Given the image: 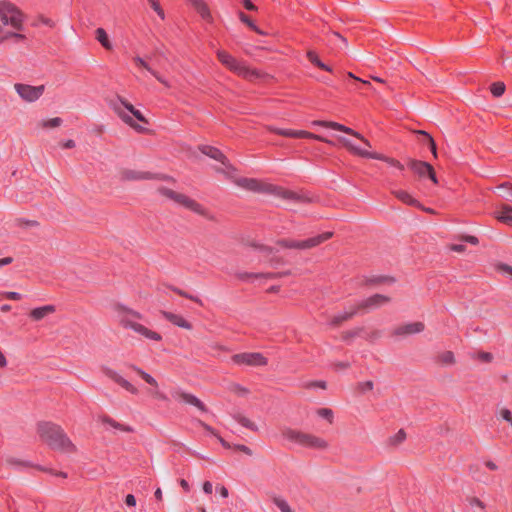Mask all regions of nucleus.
I'll use <instances>...</instances> for the list:
<instances>
[{
	"instance_id": "1",
	"label": "nucleus",
	"mask_w": 512,
	"mask_h": 512,
	"mask_svg": "<svg viewBox=\"0 0 512 512\" xmlns=\"http://www.w3.org/2000/svg\"><path fill=\"white\" fill-rule=\"evenodd\" d=\"M37 431L41 440L52 449L64 452L75 450L74 444L59 425L51 422H42L38 424Z\"/></svg>"
},
{
	"instance_id": "2",
	"label": "nucleus",
	"mask_w": 512,
	"mask_h": 512,
	"mask_svg": "<svg viewBox=\"0 0 512 512\" xmlns=\"http://www.w3.org/2000/svg\"><path fill=\"white\" fill-rule=\"evenodd\" d=\"M116 313L117 319L123 328L131 329L149 340L160 341L162 339L159 333L148 329L140 323L143 316L139 312L129 309L124 305H117Z\"/></svg>"
},
{
	"instance_id": "3",
	"label": "nucleus",
	"mask_w": 512,
	"mask_h": 512,
	"mask_svg": "<svg viewBox=\"0 0 512 512\" xmlns=\"http://www.w3.org/2000/svg\"><path fill=\"white\" fill-rule=\"evenodd\" d=\"M234 183L240 188L251 192L277 194L287 199H292L295 196V194L291 191L282 190L275 185L257 180L255 178L238 177L234 179Z\"/></svg>"
},
{
	"instance_id": "4",
	"label": "nucleus",
	"mask_w": 512,
	"mask_h": 512,
	"mask_svg": "<svg viewBox=\"0 0 512 512\" xmlns=\"http://www.w3.org/2000/svg\"><path fill=\"white\" fill-rule=\"evenodd\" d=\"M282 435L286 440L305 448L324 450L328 447L325 439L296 429L286 428Z\"/></svg>"
},
{
	"instance_id": "5",
	"label": "nucleus",
	"mask_w": 512,
	"mask_h": 512,
	"mask_svg": "<svg viewBox=\"0 0 512 512\" xmlns=\"http://www.w3.org/2000/svg\"><path fill=\"white\" fill-rule=\"evenodd\" d=\"M111 107L126 124L130 125L138 131H141L142 127L134 124L133 118L130 114H132L140 122L147 123L144 115L139 110L135 109L132 104L121 97H118L116 101L112 102Z\"/></svg>"
},
{
	"instance_id": "6",
	"label": "nucleus",
	"mask_w": 512,
	"mask_h": 512,
	"mask_svg": "<svg viewBox=\"0 0 512 512\" xmlns=\"http://www.w3.org/2000/svg\"><path fill=\"white\" fill-rule=\"evenodd\" d=\"M332 235V232L327 231L305 240L281 239L277 241V244L287 249L307 250L327 241L332 237Z\"/></svg>"
},
{
	"instance_id": "7",
	"label": "nucleus",
	"mask_w": 512,
	"mask_h": 512,
	"mask_svg": "<svg viewBox=\"0 0 512 512\" xmlns=\"http://www.w3.org/2000/svg\"><path fill=\"white\" fill-rule=\"evenodd\" d=\"M0 20L4 25H11L17 30L22 29L23 14L10 2H0Z\"/></svg>"
},
{
	"instance_id": "8",
	"label": "nucleus",
	"mask_w": 512,
	"mask_h": 512,
	"mask_svg": "<svg viewBox=\"0 0 512 512\" xmlns=\"http://www.w3.org/2000/svg\"><path fill=\"white\" fill-rule=\"evenodd\" d=\"M158 191L161 195L171 199L178 205H180L190 211H193L197 214H203V212H204V208L198 202H196L195 200L186 196L185 194L178 193L169 188H164V187L159 188Z\"/></svg>"
},
{
	"instance_id": "9",
	"label": "nucleus",
	"mask_w": 512,
	"mask_h": 512,
	"mask_svg": "<svg viewBox=\"0 0 512 512\" xmlns=\"http://www.w3.org/2000/svg\"><path fill=\"white\" fill-rule=\"evenodd\" d=\"M233 364L238 366L262 367L268 364V359L259 352H243L231 356Z\"/></svg>"
},
{
	"instance_id": "10",
	"label": "nucleus",
	"mask_w": 512,
	"mask_h": 512,
	"mask_svg": "<svg viewBox=\"0 0 512 512\" xmlns=\"http://www.w3.org/2000/svg\"><path fill=\"white\" fill-rule=\"evenodd\" d=\"M199 150L204 155L219 161L224 166V168L217 169V172L225 173L229 178H233L232 174L235 172V168L218 148L209 145H202L199 147Z\"/></svg>"
},
{
	"instance_id": "11",
	"label": "nucleus",
	"mask_w": 512,
	"mask_h": 512,
	"mask_svg": "<svg viewBox=\"0 0 512 512\" xmlns=\"http://www.w3.org/2000/svg\"><path fill=\"white\" fill-rule=\"evenodd\" d=\"M268 129L269 131L284 137L314 139L328 144L331 143V141H329L328 139L324 138L321 135H317L304 130L282 129L273 126H270Z\"/></svg>"
},
{
	"instance_id": "12",
	"label": "nucleus",
	"mask_w": 512,
	"mask_h": 512,
	"mask_svg": "<svg viewBox=\"0 0 512 512\" xmlns=\"http://www.w3.org/2000/svg\"><path fill=\"white\" fill-rule=\"evenodd\" d=\"M218 60L228 67L230 70L236 72L239 75L246 76L249 72V69L245 66V64L241 61H238L235 57L230 55L228 52L224 50L217 51Z\"/></svg>"
},
{
	"instance_id": "13",
	"label": "nucleus",
	"mask_w": 512,
	"mask_h": 512,
	"mask_svg": "<svg viewBox=\"0 0 512 512\" xmlns=\"http://www.w3.org/2000/svg\"><path fill=\"white\" fill-rule=\"evenodd\" d=\"M16 92L18 95L27 102H34L38 100L43 92H44V86H31L28 84H22V83H16L14 86Z\"/></svg>"
},
{
	"instance_id": "14",
	"label": "nucleus",
	"mask_w": 512,
	"mask_h": 512,
	"mask_svg": "<svg viewBox=\"0 0 512 512\" xmlns=\"http://www.w3.org/2000/svg\"><path fill=\"white\" fill-rule=\"evenodd\" d=\"M312 125L321 126V127L330 128V129H333L336 131L344 132L346 134L352 135V136L360 139L367 147H371L370 142L367 139H365L360 133H358L357 131L353 130L352 128L347 127L338 122L315 120L312 122Z\"/></svg>"
},
{
	"instance_id": "15",
	"label": "nucleus",
	"mask_w": 512,
	"mask_h": 512,
	"mask_svg": "<svg viewBox=\"0 0 512 512\" xmlns=\"http://www.w3.org/2000/svg\"><path fill=\"white\" fill-rule=\"evenodd\" d=\"M408 166L419 177L427 176L433 183H438L434 168L429 163L420 160H410Z\"/></svg>"
},
{
	"instance_id": "16",
	"label": "nucleus",
	"mask_w": 512,
	"mask_h": 512,
	"mask_svg": "<svg viewBox=\"0 0 512 512\" xmlns=\"http://www.w3.org/2000/svg\"><path fill=\"white\" fill-rule=\"evenodd\" d=\"M103 374L108 377L110 380L118 384L120 387L125 389L127 392L137 395L139 393V390L137 387H135L132 383H130L127 379H125L123 376H121L117 371L109 368V367H102Z\"/></svg>"
},
{
	"instance_id": "17",
	"label": "nucleus",
	"mask_w": 512,
	"mask_h": 512,
	"mask_svg": "<svg viewBox=\"0 0 512 512\" xmlns=\"http://www.w3.org/2000/svg\"><path fill=\"white\" fill-rule=\"evenodd\" d=\"M128 367L130 369H132L133 371H135L147 384H149L150 386H152L154 388L149 391V393L154 398H156L158 400H162V401L167 400V396L163 392L158 390V382L156 381V379L154 377H152L150 374H148L147 372H145L144 370H142L141 368H139L136 365L131 364Z\"/></svg>"
},
{
	"instance_id": "18",
	"label": "nucleus",
	"mask_w": 512,
	"mask_h": 512,
	"mask_svg": "<svg viewBox=\"0 0 512 512\" xmlns=\"http://www.w3.org/2000/svg\"><path fill=\"white\" fill-rule=\"evenodd\" d=\"M171 396L174 400H176L178 402H184V403L193 405L202 412L207 411L205 404L199 398L194 396L193 394L187 393L181 389H174L171 392Z\"/></svg>"
},
{
	"instance_id": "19",
	"label": "nucleus",
	"mask_w": 512,
	"mask_h": 512,
	"mask_svg": "<svg viewBox=\"0 0 512 512\" xmlns=\"http://www.w3.org/2000/svg\"><path fill=\"white\" fill-rule=\"evenodd\" d=\"M389 301L387 296L375 294L356 304L358 311L371 310L383 306Z\"/></svg>"
},
{
	"instance_id": "20",
	"label": "nucleus",
	"mask_w": 512,
	"mask_h": 512,
	"mask_svg": "<svg viewBox=\"0 0 512 512\" xmlns=\"http://www.w3.org/2000/svg\"><path fill=\"white\" fill-rule=\"evenodd\" d=\"M425 328L422 322L405 323L396 327L393 331L395 336H407L421 333Z\"/></svg>"
},
{
	"instance_id": "21",
	"label": "nucleus",
	"mask_w": 512,
	"mask_h": 512,
	"mask_svg": "<svg viewBox=\"0 0 512 512\" xmlns=\"http://www.w3.org/2000/svg\"><path fill=\"white\" fill-rule=\"evenodd\" d=\"M341 141H342L343 145L355 155H358L363 158L376 159V160H377V158H382V154L377 153V152H370L367 149H363V148L353 144L349 139L342 138Z\"/></svg>"
},
{
	"instance_id": "22",
	"label": "nucleus",
	"mask_w": 512,
	"mask_h": 512,
	"mask_svg": "<svg viewBox=\"0 0 512 512\" xmlns=\"http://www.w3.org/2000/svg\"><path fill=\"white\" fill-rule=\"evenodd\" d=\"M55 311L56 307L49 304L32 309L29 313V316L33 321H40L48 315L53 314Z\"/></svg>"
},
{
	"instance_id": "23",
	"label": "nucleus",
	"mask_w": 512,
	"mask_h": 512,
	"mask_svg": "<svg viewBox=\"0 0 512 512\" xmlns=\"http://www.w3.org/2000/svg\"><path fill=\"white\" fill-rule=\"evenodd\" d=\"M193 8L197 11V13L201 16V18L205 21L211 22L212 15L208 5L204 0H187Z\"/></svg>"
},
{
	"instance_id": "24",
	"label": "nucleus",
	"mask_w": 512,
	"mask_h": 512,
	"mask_svg": "<svg viewBox=\"0 0 512 512\" xmlns=\"http://www.w3.org/2000/svg\"><path fill=\"white\" fill-rule=\"evenodd\" d=\"M163 317L171 322L172 324L190 330L192 328V325L180 314H175L172 312L163 311L162 312Z\"/></svg>"
},
{
	"instance_id": "25",
	"label": "nucleus",
	"mask_w": 512,
	"mask_h": 512,
	"mask_svg": "<svg viewBox=\"0 0 512 512\" xmlns=\"http://www.w3.org/2000/svg\"><path fill=\"white\" fill-rule=\"evenodd\" d=\"M359 311H358V308L355 305L351 306L349 308V310H346V311H343L337 315H335L331 320H330V325L332 326H338L340 325L342 322L346 321V320H349L350 318H352L355 314H357Z\"/></svg>"
},
{
	"instance_id": "26",
	"label": "nucleus",
	"mask_w": 512,
	"mask_h": 512,
	"mask_svg": "<svg viewBox=\"0 0 512 512\" xmlns=\"http://www.w3.org/2000/svg\"><path fill=\"white\" fill-rule=\"evenodd\" d=\"M393 194H394V196L398 200H400L404 204H407V205H410V206H415V207H419L420 206L419 201L416 200L410 193H408L405 190H401V189L394 190Z\"/></svg>"
},
{
	"instance_id": "27",
	"label": "nucleus",
	"mask_w": 512,
	"mask_h": 512,
	"mask_svg": "<svg viewBox=\"0 0 512 512\" xmlns=\"http://www.w3.org/2000/svg\"><path fill=\"white\" fill-rule=\"evenodd\" d=\"M496 218L500 222L512 226V207L507 205L503 206L496 212Z\"/></svg>"
},
{
	"instance_id": "28",
	"label": "nucleus",
	"mask_w": 512,
	"mask_h": 512,
	"mask_svg": "<svg viewBox=\"0 0 512 512\" xmlns=\"http://www.w3.org/2000/svg\"><path fill=\"white\" fill-rule=\"evenodd\" d=\"M233 419L239 423L241 426L251 430V431H254V432H257L258 431V426L256 425L255 422H253L252 420H250L249 418H247L246 416H244L243 414L241 413H235L233 415Z\"/></svg>"
},
{
	"instance_id": "29",
	"label": "nucleus",
	"mask_w": 512,
	"mask_h": 512,
	"mask_svg": "<svg viewBox=\"0 0 512 512\" xmlns=\"http://www.w3.org/2000/svg\"><path fill=\"white\" fill-rule=\"evenodd\" d=\"M95 38L106 50H111L113 48L105 29L101 27L97 28L95 30Z\"/></svg>"
},
{
	"instance_id": "30",
	"label": "nucleus",
	"mask_w": 512,
	"mask_h": 512,
	"mask_svg": "<svg viewBox=\"0 0 512 512\" xmlns=\"http://www.w3.org/2000/svg\"><path fill=\"white\" fill-rule=\"evenodd\" d=\"M499 196L507 201L512 202V186L508 183L501 184L497 187Z\"/></svg>"
},
{
	"instance_id": "31",
	"label": "nucleus",
	"mask_w": 512,
	"mask_h": 512,
	"mask_svg": "<svg viewBox=\"0 0 512 512\" xmlns=\"http://www.w3.org/2000/svg\"><path fill=\"white\" fill-rule=\"evenodd\" d=\"M499 196L507 201L512 202V186L508 183L501 184L497 187Z\"/></svg>"
},
{
	"instance_id": "32",
	"label": "nucleus",
	"mask_w": 512,
	"mask_h": 512,
	"mask_svg": "<svg viewBox=\"0 0 512 512\" xmlns=\"http://www.w3.org/2000/svg\"><path fill=\"white\" fill-rule=\"evenodd\" d=\"M273 503L274 505L281 511V512H295L291 507L290 505L288 504V502L282 498V497H279V496H276L273 498Z\"/></svg>"
},
{
	"instance_id": "33",
	"label": "nucleus",
	"mask_w": 512,
	"mask_h": 512,
	"mask_svg": "<svg viewBox=\"0 0 512 512\" xmlns=\"http://www.w3.org/2000/svg\"><path fill=\"white\" fill-rule=\"evenodd\" d=\"M126 178L132 180L152 179L153 175L149 172L128 171L126 173Z\"/></svg>"
},
{
	"instance_id": "34",
	"label": "nucleus",
	"mask_w": 512,
	"mask_h": 512,
	"mask_svg": "<svg viewBox=\"0 0 512 512\" xmlns=\"http://www.w3.org/2000/svg\"><path fill=\"white\" fill-rule=\"evenodd\" d=\"M347 76L349 78L353 79L356 82L355 84H352L350 86V89H352V90H360L361 87L358 84L363 85V86H370L371 85V83L369 81L363 80V79H361L359 77H356L352 72H348Z\"/></svg>"
},
{
	"instance_id": "35",
	"label": "nucleus",
	"mask_w": 512,
	"mask_h": 512,
	"mask_svg": "<svg viewBox=\"0 0 512 512\" xmlns=\"http://www.w3.org/2000/svg\"><path fill=\"white\" fill-rule=\"evenodd\" d=\"M406 439V432L403 429H400L396 434L389 438V444L392 446H397L401 444Z\"/></svg>"
},
{
	"instance_id": "36",
	"label": "nucleus",
	"mask_w": 512,
	"mask_h": 512,
	"mask_svg": "<svg viewBox=\"0 0 512 512\" xmlns=\"http://www.w3.org/2000/svg\"><path fill=\"white\" fill-rule=\"evenodd\" d=\"M438 360L444 365H452L455 362L454 354L451 351H445L439 354Z\"/></svg>"
},
{
	"instance_id": "37",
	"label": "nucleus",
	"mask_w": 512,
	"mask_h": 512,
	"mask_svg": "<svg viewBox=\"0 0 512 512\" xmlns=\"http://www.w3.org/2000/svg\"><path fill=\"white\" fill-rule=\"evenodd\" d=\"M490 91L494 97H500L505 92V84L503 82H495L491 85Z\"/></svg>"
},
{
	"instance_id": "38",
	"label": "nucleus",
	"mask_w": 512,
	"mask_h": 512,
	"mask_svg": "<svg viewBox=\"0 0 512 512\" xmlns=\"http://www.w3.org/2000/svg\"><path fill=\"white\" fill-rule=\"evenodd\" d=\"M317 415L325 420H327L329 423L333 422L334 414L333 411L329 408H319L317 410Z\"/></svg>"
},
{
	"instance_id": "39",
	"label": "nucleus",
	"mask_w": 512,
	"mask_h": 512,
	"mask_svg": "<svg viewBox=\"0 0 512 512\" xmlns=\"http://www.w3.org/2000/svg\"><path fill=\"white\" fill-rule=\"evenodd\" d=\"M62 124V119L60 117L51 118L48 120H43L41 122V127L43 128H56Z\"/></svg>"
},
{
	"instance_id": "40",
	"label": "nucleus",
	"mask_w": 512,
	"mask_h": 512,
	"mask_svg": "<svg viewBox=\"0 0 512 512\" xmlns=\"http://www.w3.org/2000/svg\"><path fill=\"white\" fill-rule=\"evenodd\" d=\"M103 422L109 424L110 426H112L115 429H120V430L125 431V432H131L132 431V429L129 426L120 424V423L116 422L115 420H113L111 418H108V417H105L103 419Z\"/></svg>"
},
{
	"instance_id": "41",
	"label": "nucleus",
	"mask_w": 512,
	"mask_h": 512,
	"mask_svg": "<svg viewBox=\"0 0 512 512\" xmlns=\"http://www.w3.org/2000/svg\"><path fill=\"white\" fill-rule=\"evenodd\" d=\"M239 18L241 22L245 23L247 26H249L252 30L255 32L262 34V32L259 30V28L254 24V22L250 19L248 15H246L243 12L239 13Z\"/></svg>"
},
{
	"instance_id": "42",
	"label": "nucleus",
	"mask_w": 512,
	"mask_h": 512,
	"mask_svg": "<svg viewBox=\"0 0 512 512\" xmlns=\"http://www.w3.org/2000/svg\"><path fill=\"white\" fill-rule=\"evenodd\" d=\"M172 290L174 292H176L178 295L182 296V297L190 299V300L196 302L197 304H199L201 306L203 305L202 300L199 297H197V296L191 295V294H189V293H187V292H185V291H183V290H181L179 288H176V287L172 288Z\"/></svg>"
},
{
	"instance_id": "43",
	"label": "nucleus",
	"mask_w": 512,
	"mask_h": 512,
	"mask_svg": "<svg viewBox=\"0 0 512 512\" xmlns=\"http://www.w3.org/2000/svg\"><path fill=\"white\" fill-rule=\"evenodd\" d=\"M468 503L471 508H478L482 512L486 509V504L477 497L468 498Z\"/></svg>"
},
{
	"instance_id": "44",
	"label": "nucleus",
	"mask_w": 512,
	"mask_h": 512,
	"mask_svg": "<svg viewBox=\"0 0 512 512\" xmlns=\"http://www.w3.org/2000/svg\"><path fill=\"white\" fill-rule=\"evenodd\" d=\"M377 160L384 161V162L388 163L389 165L396 167L397 169H399L401 171L404 170V165L401 164L398 160H396L394 158H390V157H387L382 154V158H377Z\"/></svg>"
},
{
	"instance_id": "45",
	"label": "nucleus",
	"mask_w": 512,
	"mask_h": 512,
	"mask_svg": "<svg viewBox=\"0 0 512 512\" xmlns=\"http://www.w3.org/2000/svg\"><path fill=\"white\" fill-rule=\"evenodd\" d=\"M151 6V8L157 13V15L161 18H165V13L160 6L159 0H147Z\"/></svg>"
},
{
	"instance_id": "46",
	"label": "nucleus",
	"mask_w": 512,
	"mask_h": 512,
	"mask_svg": "<svg viewBox=\"0 0 512 512\" xmlns=\"http://www.w3.org/2000/svg\"><path fill=\"white\" fill-rule=\"evenodd\" d=\"M133 62L134 64L136 65V67H139V68H143L145 70H147L149 73L151 72V70L153 68H151V66L143 59L141 58L140 56H136L133 58Z\"/></svg>"
},
{
	"instance_id": "47",
	"label": "nucleus",
	"mask_w": 512,
	"mask_h": 512,
	"mask_svg": "<svg viewBox=\"0 0 512 512\" xmlns=\"http://www.w3.org/2000/svg\"><path fill=\"white\" fill-rule=\"evenodd\" d=\"M6 462L7 464H9L10 466L12 467H16V468H20V467H24V466H27V463L20 460V459H17L15 457H8L6 459Z\"/></svg>"
},
{
	"instance_id": "48",
	"label": "nucleus",
	"mask_w": 512,
	"mask_h": 512,
	"mask_svg": "<svg viewBox=\"0 0 512 512\" xmlns=\"http://www.w3.org/2000/svg\"><path fill=\"white\" fill-rule=\"evenodd\" d=\"M251 246L254 247L255 249H258L259 251H261L263 253H266V254H271L274 252V248H272L270 246L257 244V243H252Z\"/></svg>"
},
{
	"instance_id": "49",
	"label": "nucleus",
	"mask_w": 512,
	"mask_h": 512,
	"mask_svg": "<svg viewBox=\"0 0 512 512\" xmlns=\"http://www.w3.org/2000/svg\"><path fill=\"white\" fill-rule=\"evenodd\" d=\"M232 449L243 452L248 456H251L253 454L252 450L244 444H234Z\"/></svg>"
},
{
	"instance_id": "50",
	"label": "nucleus",
	"mask_w": 512,
	"mask_h": 512,
	"mask_svg": "<svg viewBox=\"0 0 512 512\" xmlns=\"http://www.w3.org/2000/svg\"><path fill=\"white\" fill-rule=\"evenodd\" d=\"M499 416L507 422H510L512 420V412L508 408L500 409Z\"/></svg>"
},
{
	"instance_id": "51",
	"label": "nucleus",
	"mask_w": 512,
	"mask_h": 512,
	"mask_svg": "<svg viewBox=\"0 0 512 512\" xmlns=\"http://www.w3.org/2000/svg\"><path fill=\"white\" fill-rule=\"evenodd\" d=\"M198 424L205 430L207 431L209 434L213 435V436H217L218 433L208 424L204 423L203 421L201 420H198Z\"/></svg>"
},
{
	"instance_id": "52",
	"label": "nucleus",
	"mask_w": 512,
	"mask_h": 512,
	"mask_svg": "<svg viewBox=\"0 0 512 512\" xmlns=\"http://www.w3.org/2000/svg\"><path fill=\"white\" fill-rule=\"evenodd\" d=\"M307 57H308L309 61H310L312 64H314L315 66H316L319 62H321V60L319 59L318 55H317V54H316V52H314V51H309V52L307 53Z\"/></svg>"
},
{
	"instance_id": "53",
	"label": "nucleus",
	"mask_w": 512,
	"mask_h": 512,
	"mask_svg": "<svg viewBox=\"0 0 512 512\" xmlns=\"http://www.w3.org/2000/svg\"><path fill=\"white\" fill-rule=\"evenodd\" d=\"M4 295L7 299H10V300H21L22 299V295L18 292L9 291V292H5Z\"/></svg>"
},
{
	"instance_id": "54",
	"label": "nucleus",
	"mask_w": 512,
	"mask_h": 512,
	"mask_svg": "<svg viewBox=\"0 0 512 512\" xmlns=\"http://www.w3.org/2000/svg\"><path fill=\"white\" fill-rule=\"evenodd\" d=\"M17 224L19 226H25V227H32V226H37L38 225V223L36 221L23 220V219H18L17 220Z\"/></svg>"
},
{
	"instance_id": "55",
	"label": "nucleus",
	"mask_w": 512,
	"mask_h": 512,
	"mask_svg": "<svg viewBox=\"0 0 512 512\" xmlns=\"http://www.w3.org/2000/svg\"><path fill=\"white\" fill-rule=\"evenodd\" d=\"M373 382L372 381H365L363 383L359 384L360 389L362 392L370 391L373 389Z\"/></svg>"
},
{
	"instance_id": "56",
	"label": "nucleus",
	"mask_w": 512,
	"mask_h": 512,
	"mask_svg": "<svg viewBox=\"0 0 512 512\" xmlns=\"http://www.w3.org/2000/svg\"><path fill=\"white\" fill-rule=\"evenodd\" d=\"M421 133L428 137L429 144H430V149H431L433 155L436 157L437 156V149H436V144H435L433 138L431 136H429L426 132L422 131Z\"/></svg>"
},
{
	"instance_id": "57",
	"label": "nucleus",
	"mask_w": 512,
	"mask_h": 512,
	"mask_svg": "<svg viewBox=\"0 0 512 512\" xmlns=\"http://www.w3.org/2000/svg\"><path fill=\"white\" fill-rule=\"evenodd\" d=\"M498 270L500 272H503V273H507L509 275H512V266L508 265V264H499L498 265Z\"/></svg>"
},
{
	"instance_id": "58",
	"label": "nucleus",
	"mask_w": 512,
	"mask_h": 512,
	"mask_svg": "<svg viewBox=\"0 0 512 512\" xmlns=\"http://www.w3.org/2000/svg\"><path fill=\"white\" fill-rule=\"evenodd\" d=\"M483 464L487 469L491 471H496L498 469V465L492 460H485Z\"/></svg>"
},
{
	"instance_id": "59",
	"label": "nucleus",
	"mask_w": 512,
	"mask_h": 512,
	"mask_svg": "<svg viewBox=\"0 0 512 512\" xmlns=\"http://www.w3.org/2000/svg\"><path fill=\"white\" fill-rule=\"evenodd\" d=\"M125 503L129 507H134L136 505V498L132 494H128L125 498Z\"/></svg>"
},
{
	"instance_id": "60",
	"label": "nucleus",
	"mask_w": 512,
	"mask_h": 512,
	"mask_svg": "<svg viewBox=\"0 0 512 512\" xmlns=\"http://www.w3.org/2000/svg\"><path fill=\"white\" fill-rule=\"evenodd\" d=\"M150 74L155 77L160 83L168 86V83L167 81L157 72L155 71L154 69L151 70Z\"/></svg>"
},
{
	"instance_id": "61",
	"label": "nucleus",
	"mask_w": 512,
	"mask_h": 512,
	"mask_svg": "<svg viewBox=\"0 0 512 512\" xmlns=\"http://www.w3.org/2000/svg\"><path fill=\"white\" fill-rule=\"evenodd\" d=\"M203 491L205 494H212L213 492V485L210 481H205L203 483Z\"/></svg>"
},
{
	"instance_id": "62",
	"label": "nucleus",
	"mask_w": 512,
	"mask_h": 512,
	"mask_svg": "<svg viewBox=\"0 0 512 512\" xmlns=\"http://www.w3.org/2000/svg\"><path fill=\"white\" fill-rule=\"evenodd\" d=\"M216 490L219 492V494H220V495H221V497H223V498H227V497L229 496V491H228V489H227L225 486H223V485H221V486H217V487H216Z\"/></svg>"
},
{
	"instance_id": "63",
	"label": "nucleus",
	"mask_w": 512,
	"mask_h": 512,
	"mask_svg": "<svg viewBox=\"0 0 512 512\" xmlns=\"http://www.w3.org/2000/svg\"><path fill=\"white\" fill-rule=\"evenodd\" d=\"M75 141L72 139L66 140L62 143V147L65 149H72L75 147Z\"/></svg>"
},
{
	"instance_id": "64",
	"label": "nucleus",
	"mask_w": 512,
	"mask_h": 512,
	"mask_svg": "<svg viewBox=\"0 0 512 512\" xmlns=\"http://www.w3.org/2000/svg\"><path fill=\"white\" fill-rule=\"evenodd\" d=\"M244 7L249 11H255L257 8L250 0L243 1Z\"/></svg>"
}]
</instances>
